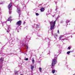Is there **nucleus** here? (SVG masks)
Returning a JSON list of instances; mask_svg holds the SVG:
<instances>
[{
  "label": "nucleus",
  "instance_id": "obj_18",
  "mask_svg": "<svg viewBox=\"0 0 75 75\" xmlns=\"http://www.w3.org/2000/svg\"><path fill=\"white\" fill-rule=\"evenodd\" d=\"M68 49H69V50H70L71 49V47H69L68 48Z\"/></svg>",
  "mask_w": 75,
  "mask_h": 75
},
{
  "label": "nucleus",
  "instance_id": "obj_29",
  "mask_svg": "<svg viewBox=\"0 0 75 75\" xmlns=\"http://www.w3.org/2000/svg\"><path fill=\"white\" fill-rule=\"evenodd\" d=\"M20 75H23V74H21Z\"/></svg>",
  "mask_w": 75,
  "mask_h": 75
},
{
  "label": "nucleus",
  "instance_id": "obj_1",
  "mask_svg": "<svg viewBox=\"0 0 75 75\" xmlns=\"http://www.w3.org/2000/svg\"><path fill=\"white\" fill-rule=\"evenodd\" d=\"M58 17H57V18L56 19L55 21H52L50 22V30H54V27L55 25V23H56V21L57 20V19Z\"/></svg>",
  "mask_w": 75,
  "mask_h": 75
},
{
  "label": "nucleus",
  "instance_id": "obj_26",
  "mask_svg": "<svg viewBox=\"0 0 75 75\" xmlns=\"http://www.w3.org/2000/svg\"><path fill=\"white\" fill-rule=\"evenodd\" d=\"M1 66H0V69H1Z\"/></svg>",
  "mask_w": 75,
  "mask_h": 75
},
{
  "label": "nucleus",
  "instance_id": "obj_14",
  "mask_svg": "<svg viewBox=\"0 0 75 75\" xmlns=\"http://www.w3.org/2000/svg\"><path fill=\"white\" fill-rule=\"evenodd\" d=\"M39 71L40 72H41V71H42V70L41 69V67L39 68Z\"/></svg>",
  "mask_w": 75,
  "mask_h": 75
},
{
  "label": "nucleus",
  "instance_id": "obj_21",
  "mask_svg": "<svg viewBox=\"0 0 75 75\" xmlns=\"http://www.w3.org/2000/svg\"><path fill=\"white\" fill-rule=\"evenodd\" d=\"M61 40V41H62V40H63V41H64V39H61V40Z\"/></svg>",
  "mask_w": 75,
  "mask_h": 75
},
{
  "label": "nucleus",
  "instance_id": "obj_27",
  "mask_svg": "<svg viewBox=\"0 0 75 75\" xmlns=\"http://www.w3.org/2000/svg\"><path fill=\"white\" fill-rule=\"evenodd\" d=\"M18 33H19V31L18 30Z\"/></svg>",
  "mask_w": 75,
  "mask_h": 75
},
{
  "label": "nucleus",
  "instance_id": "obj_17",
  "mask_svg": "<svg viewBox=\"0 0 75 75\" xmlns=\"http://www.w3.org/2000/svg\"><path fill=\"white\" fill-rule=\"evenodd\" d=\"M35 14H36V16H38V15H39V14L38 13H36Z\"/></svg>",
  "mask_w": 75,
  "mask_h": 75
},
{
  "label": "nucleus",
  "instance_id": "obj_24",
  "mask_svg": "<svg viewBox=\"0 0 75 75\" xmlns=\"http://www.w3.org/2000/svg\"><path fill=\"white\" fill-rule=\"evenodd\" d=\"M26 48H27V50H28V46H26Z\"/></svg>",
  "mask_w": 75,
  "mask_h": 75
},
{
  "label": "nucleus",
  "instance_id": "obj_4",
  "mask_svg": "<svg viewBox=\"0 0 75 75\" xmlns=\"http://www.w3.org/2000/svg\"><path fill=\"white\" fill-rule=\"evenodd\" d=\"M17 12L19 14V16H20V13L21 10H20V8H17Z\"/></svg>",
  "mask_w": 75,
  "mask_h": 75
},
{
  "label": "nucleus",
  "instance_id": "obj_25",
  "mask_svg": "<svg viewBox=\"0 0 75 75\" xmlns=\"http://www.w3.org/2000/svg\"><path fill=\"white\" fill-rule=\"evenodd\" d=\"M24 54H25V55H26V54L25 53H24Z\"/></svg>",
  "mask_w": 75,
  "mask_h": 75
},
{
  "label": "nucleus",
  "instance_id": "obj_7",
  "mask_svg": "<svg viewBox=\"0 0 75 75\" xmlns=\"http://www.w3.org/2000/svg\"><path fill=\"white\" fill-rule=\"evenodd\" d=\"M40 10L41 11H44V8H41Z\"/></svg>",
  "mask_w": 75,
  "mask_h": 75
},
{
  "label": "nucleus",
  "instance_id": "obj_13",
  "mask_svg": "<svg viewBox=\"0 0 75 75\" xmlns=\"http://www.w3.org/2000/svg\"><path fill=\"white\" fill-rule=\"evenodd\" d=\"M32 62L33 64H34V62H35V61H34V58H33L32 59Z\"/></svg>",
  "mask_w": 75,
  "mask_h": 75
},
{
  "label": "nucleus",
  "instance_id": "obj_15",
  "mask_svg": "<svg viewBox=\"0 0 75 75\" xmlns=\"http://www.w3.org/2000/svg\"><path fill=\"white\" fill-rule=\"evenodd\" d=\"M69 21L68 20H67L66 21V23L67 24L68 23H69Z\"/></svg>",
  "mask_w": 75,
  "mask_h": 75
},
{
  "label": "nucleus",
  "instance_id": "obj_32",
  "mask_svg": "<svg viewBox=\"0 0 75 75\" xmlns=\"http://www.w3.org/2000/svg\"><path fill=\"white\" fill-rule=\"evenodd\" d=\"M55 3H56V4H57V3H56V2H55Z\"/></svg>",
  "mask_w": 75,
  "mask_h": 75
},
{
  "label": "nucleus",
  "instance_id": "obj_5",
  "mask_svg": "<svg viewBox=\"0 0 75 75\" xmlns=\"http://www.w3.org/2000/svg\"><path fill=\"white\" fill-rule=\"evenodd\" d=\"M21 21H19L17 22L16 23V25H21Z\"/></svg>",
  "mask_w": 75,
  "mask_h": 75
},
{
  "label": "nucleus",
  "instance_id": "obj_19",
  "mask_svg": "<svg viewBox=\"0 0 75 75\" xmlns=\"http://www.w3.org/2000/svg\"><path fill=\"white\" fill-rule=\"evenodd\" d=\"M25 61H28V58H26L25 59Z\"/></svg>",
  "mask_w": 75,
  "mask_h": 75
},
{
  "label": "nucleus",
  "instance_id": "obj_33",
  "mask_svg": "<svg viewBox=\"0 0 75 75\" xmlns=\"http://www.w3.org/2000/svg\"><path fill=\"white\" fill-rule=\"evenodd\" d=\"M56 36H57V35H56Z\"/></svg>",
  "mask_w": 75,
  "mask_h": 75
},
{
  "label": "nucleus",
  "instance_id": "obj_11",
  "mask_svg": "<svg viewBox=\"0 0 75 75\" xmlns=\"http://www.w3.org/2000/svg\"><path fill=\"white\" fill-rule=\"evenodd\" d=\"M34 69V66H33L32 65H31V69L32 70H33Z\"/></svg>",
  "mask_w": 75,
  "mask_h": 75
},
{
  "label": "nucleus",
  "instance_id": "obj_28",
  "mask_svg": "<svg viewBox=\"0 0 75 75\" xmlns=\"http://www.w3.org/2000/svg\"><path fill=\"white\" fill-rule=\"evenodd\" d=\"M25 23V22H24L23 23V24H24Z\"/></svg>",
  "mask_w": 75,
  "mask_h": 75
},
{
  "label": "nucleus",
  "instance_id": "obj_16",
  "mask_svg": "<svg viewBox=\"0 0 75 75\" xmlns=\"http://www.w3.org/2000/svg\"><path fill=\"white\" fill-rule=\"evenodd\" d=\"M70 53V51H68L67 52V54H69Z\"/></svg>",
  "mask_w": 75,
  "mask_h": 75
},
{
  "label": "nucleus",
  "instance_id": "obj_6",
  "mask_svg": "<svg viewBox=\"0 0 75 75\" xmlns=\"http://www.w3.org/2000/svg\"><path fill=\"white\" fill-rule=\"evenodd\" d=\"M3 59H4L3 58L0 59V62H3Z\"/></svg>",
  "mask_w": 75,
  "mask_h": 75
},
{
  "label": "nucleus",
  "instance_id": "obj_31",
  "mask_svg": "<svg viewBox=\"0 0 75 75\" xmlns=\"http://www.w3.org/2000/svg\"><path fill=\"white\" fill-rule=\"evenodd\" d=\"M57 8H56V10H57Z\"/></svg>",
  "mask_w": 75,
  "mask_h": 75
},
{
  "label": "nucleus",
  "instance_id": "obj_3",
  "mask_svg": "<svg viewBox=\"0 0 75 75\" xmlns=\"http://www.w3.org/2000/svg\"><path fill=\"white\" fill-rule=\"evenodd\" d=\"M11 7H12V3H11L8 6L9 9V13L10 14L11 13Z\"/></svg>",
  "mask_w": 75,
  "mask_h": 75
},
{
  "label": "nucleus",
  "instance_id": "obj_30",
  "mask_svg": "<svg viewBox=\"0 0 75 75\" xmlns=\"http://www.w3.org/2000/svg\"><path fill=\"white\" fill-rule=\"evenodd\" d=\"M53 34L52 33V35Z\"/></svg>",
  "mask_w": 75,
  "mask_h": 75
},
{
  "label": "nucleus",
  "instance_id": "obj_2",
  "mask_svg": "<svg viewBox=\"0 0 75 75\" xmlns=\"http://www.w3.org/2000/svg\"><path fill=\"white\" fill-rule=\"evenodd\" d=\"M57 57H54V59H52V65L53 67H54L57 63Z\"/></svg>",
  "mask_w": 75,
  "mask_h": 75
},
{
  "label": "nucleus",
  "instance_id": "obj_20",
  "mask_svg": "<svg viewBox=\"0 0 75 75\" xmlns=\"http://www.w3.org/2000/svg\"><path fill=\"white\" fill-rule=\"evenodd\" d=\"M57 33L59 34V30H57Z\"/></svg>",
  "mask_w": 75,
  "mask_h": 75
},
{
  "label": "nucleus",
  "instance_id": "obj_12",
  "mask_svg": "<svg viewBox=\"0 0 75 75\" xmlns=\"http://www.w3.org/2000/svg\"><path fill=\"white\" fill-rule=\"evenodd\" d=\"M52 73L54 74V73H55V70L52 69Z\"/></svg>",
  "mask_w": 75,
  "mask_h": 75
},
{
  "label": "nucleus",
  "instance_id": "obj_9",
  "mask_svg": "<svg viewBox=\"0 0 75 75\" xmlns=\"http://www.w3.org/2000/svg\"><path fill=\"white\" fill-rule=\"evenodd\" d=\"M6 27L8 28V30H9V28H10V25H7Z\"/></svg>",
  "mask_w": 75,
  "mask_h": 75
},
{
  "label": "nucleus",
  "instance_id": "obj_23",
  "mask_svg": "<svg viewBox=\"0 0 75 75\" xmlns=\"http://www.w3.org/2000/svg\"><path fill=\"white\" fill-rule=\"evenodd\" d=\"M18 73V71H16V72H15V74H17V73Z\"/></svg>",
  "mask_w": 75,
  "mask_h": 75
},
{
  "label": "nucleus",
  "instance_id": "obj_22",
  "mask_svg": "<svg viewBox=\"0 0 75 75\" xmlns=\"http://www.w3.org/2000/svg\"><path fill=\"white\" fill-rule=\"evenodd\" d=\"M9 32H10V31L9 30H7V33H9Z\"/></svg>",
  "mask_w": 75,
  "mask_h": 75
},
{
  "label": "nucleus",
  "instance_id": "obj_10",
  "mask_svg": "<svg viewBox=\"0 0 75 75\" xmlns=\"http://www.w3.org/2000/svg\"><path fill=\"white\" fill-rule=\"evenodd\" d=\"M62 37H63V36L62 35H61L60 36V37L59 38V40H61V39L62 38Z\"/></svg>",
  "mask_w": 75,
  "mask_h": 75
},
{
  "label": "nucleus",
  "instance_id": "obj_8",
  "mask_svg": "<svg viewBox=\"0 0 75 75\" xmlns=\"http://www.w3.org/2000/svg\"><path fill=\"white\" fill-rule=\"evenodd\" d=\"M11 16L9 17L8 18V21H10V20H11Z\"/></svg>",
  "mask_w": 75,
  "mask_h": 75
}]
</instances>
